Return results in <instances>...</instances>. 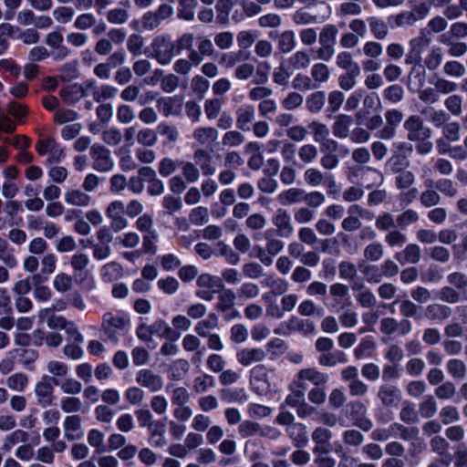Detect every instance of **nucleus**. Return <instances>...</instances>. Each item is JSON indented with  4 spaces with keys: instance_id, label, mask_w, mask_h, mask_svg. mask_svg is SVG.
<instances>
[{
    "instance_id": "nucleus-10",
    "label": "nucleus",
    "mask_w": 467,
    "mask_h": 467,
    "mask_svg": "<svg viewBox=\"0 0 467 467\" xmlns=\"http://www.w3.org/2000/svg\"><path fill=\"white\" fill-rule=\"evenodd\" d=\"M332 438L333 432L329 429L324 426L316 427L311 433V439L315 444L313 453H330L333 450Z\"/></svg>"
},
{
    "instance_id": "nucleus-16",
    "label": "nucleus",
    "mask_w": 467,
    "mask_h": 467,
    "mask_svg": "<svg viewBox=\"0 0 467 467\" xmlns=\"http://www.w3.org/2000/svg\"><path fill=\"white\" fill-rule=\"evenodd\" d=\"M250 382L258 394H264L270 389L267 368L264 364H258L250 370Z\"/></svg>"
},
{
    "instance_id": "nucleus-35",
    "label": "nucleus",
    "mask_w": 467,
    "mask_h": 467,
    "mask_svg": "<svg viewBox=\"0 0 467 467\" xmlns=\"http://www.w3.org/2000/svg\"><path fill=\"white\" fill-rule=\"evenodd\" d=\"M285 63L294 73L295 71L306 69L311 63V58L306 51L298 50L291 55Z\"/></svg>"
},
{
    "instance_id": "nucleus-51",
    "label": "nucleus",
    "mask_w": 467,
    "mask_h": 467,
    "mask_svg": "<svg viewBox=\"0 0 467 467\" xmlns=\"http://www.w3.org/2000/svg\"><path fill=\"white\" fill-rule=\"evenodd\" d=\"M326 101V93L324 91H315L311 93L306 101L307 110L313 114L319 113Z\"/></svg>"
},
{
    "instance_id": "nucleus-47",
    "label": "nucleus",
    "mask_w": 467,
    "mask_h": 467,
    "mask_svg": "<svg viewBox=\"0 0 467 467\" xmlns=\"http://www.w3.org/2000/svg\"><path fill=\"white\" fill-rule=\"evenodd\" d=\"M438 42L446 47L447 53L452 57H461L467 53V43L460 40L438 39Z\"/></svg>"
},
{
    "instance_id": "nucleus-3",
    "label": "nucleus",
    "mask_w": 467,
    "mask_h": 467,
    "mask_svg": "<svg viewBox=\"0 0 467 467\" xmlns=\"http://www.w3.org/2000/svg\"><path fill=\"white\" fill-rule=\"evenodd\" d=\"M150 47L151 57L161 66L169 65L176 56L174 41L169 34L155 36Z\"/></svg>"
},
{
    "instance_id": "nucleus-43",
    "label": "nucleus",
    "mask_w": 467,
    "mask_h": 467,
    "mask_svg": "<svg viewBox=\"0 0 467 467\" xmlns=\"http://www.w3.org/2000/svg\"><path fill=\"white\" fill-rule=\"evenodd\" d=\"M430 447L431 451L441 457V459L451 460L450 453V443L446 438L436 435L430 441Z\"/></svg>"
},
{
    "instance_id": "nucleus-40",
    "label": "nucleus",
    "mask_w": 467,
    "mask_h": 467,
    "mask_svg": "<svg viewBox=\"0 0 467 467\" xmlns=\"http://www.w3.org/2000/svg\"><path fill=\"white\" fill-rule=\"evenodd\" d=\"M197 6V0H179L177 17L187 22L192 21L195 17V9Z\"/></svg>"
},
{
    "instance_id": "nucleus-1",
    "label": "nucleus",
    "mask_w": 467,
    "mask_h": 467,
    "mask_svg": "<svg viewBox=\"0 0 467 467\" xmlns=\"http://www.w3.org/2000/svg\"><path fill=\"white\" fill-rule=\"evenodd\" d=\"M407 132V139L416 142V151L420 155L429 154L433 149V143L430 140L431 130L424 125L422 119L418 115H410L403 123Z\"/></svg>"
},
{
    "instance_id": "nucleus-17",
    "label": "nucleus",
    "mask_w": 467,
    "mask_h": 467,
    "mask_svg": "<svg viewBox=\"0 0 467 467\" xmlns=\"http://www.w3.org/2000/svg\"><path fill=\"white\" fill-rule=\"evenodd\" d=\"M403 117V113L397 109L387 110L385 112L386 126L379 131V137L383 140L394 138L396 129L401 123Z\"/></svg>"
},
{
    "instance_id": "nucleus-14",
    "label": "nucleus",
    "mask_w": 467,
    "mask_h": 467,
    "mask_svg": "<svg viewBox=\"0 0 467 467\" xmlns=\"http://www.w3.org/2000/svg\"><path fill=\"white\" fill-rule=\"evenodd\" d=\"M304 180L311 187L325 185L329 188L336 187V180L333 174L323 172L317 168H307L304 172Z\"/></svg>"
},
{
    "instance_id": "nucleus-61",
    "label": "nucleus",
    "mask_w": 467,
    "mask_h": 467,
    "mask_svg": "<svg viewBox=\"0 0 467 467\" xmlns=\"http://www.w3.org/2000/svg\"><path fill=\"white\" fill-rule=\"evenodd\" d=\"M384 255V246L379 242H372L367 244L363 251V256L367 261L378 262Z\"/></svg>"
},
{
    "instance_id": "nucleus-53",
    "label": "nucleus",
    "mask_w": 467,
    "mask_h": 467,
    "mask_svg": "<svg viewBox=\"0 0 467 467\" xmlns=\"http://www.w3.org/2000/svg\"><path fill=\"white\" fill-rule=\"evenodd\" d=\"M196 283L199 287L213 289V292H219V290L223 289L224 286L220 277L212 275L210 274L200 275Z\"/></svg>"
},
{
    "instance_id": "nucleus-27",
    "label": "nucleus",
    "mask_w": 467,
    "mask_h": 467,
    "mask_svg": "<svg viewBox=\"0 0 467 467\" xmlns=\"http://www.w3.org/2000/svg\"><path fill=\"white\" fill-rule=\"evenodd\" d=\"M329 292L331 296L334 298L335 303L332 304V307L336 311H339L345 307L346 305H351V301L348 299V286L342 283H335L330 285Z\"/></svg>"
},
{
    "instance_id": "nucleus-45",
    "label": "nucleus",
    "mask_w": 467,
    "mask_h": 467,
    "mask_svg": "<svg viewBox=\"0 0 467 467\" xmlns=\"http://www.w3.org/2000/svg\"><path fill=\"white\" fill-rule=\"evenodd\" d=\"M354 206L351 204L347 210V216L341 222V228L345 232L352 233L361 229L362 222L357 213L353 210Z\"/></svg>"
},
{
    "instance_id": "nucleus-60",
    "label": "nucleus",
    "mask_w": 467,
    "mask_h": 467,
    "mask_svg": "<svg viewBox=\"0 0 467 467\" xmlns=\"http://www.w3.org/2000/svg\"><path fill=\"white\" fill-rule=\"evenodd\" d=\"M438 411L437 402L432 395H427L419 405V412L424 419H431Z\"/></svg>"
},
{
    "instance_id": "nucleus-2",
    "label": "nucleus",
    "mask_w": 467,
    "mask_h": 467,
    "mask_svg": "<svg viewBox=\"0 0 467 467\" xmlns=\"http://www.w3.org/2000/svg\"><path fill=\"white\" fill-rule=\"evenodd\" d=\"M430 5L425 0H420L412 5L411 10H403L388 17L391 29L413 26L418 21L423 20L430 13Z\"/></svg>"
},
{
    "instance_id": "nucleus-8",
    "label": "nucleus",
    "mask_w": 467,
    "mask_h": 467,
    "mask_svg": "<svg viewBox=\"0 0 467 467\" xmlns=\"http://www.w3.org/2000/svg\"><path fill=\"white\" fill-rule=\"evenodd\" d=\"M236 295L230 288L220 289L218 292V301L215 309L223 315L225 320H231L239 317V312L235 308Z\"/></svg>"
},
{
    "instance_id": "nucleus-25",
    "label": "nucleus",
    "mask_w": 467,
    "mask_h": 467,
    "mask_svg": "<svg viewBox=\"0 0 467 467\" xmlns=\"http://www.w3.org/2000/svg\"><path fill=\"white\" fill-rule=\"evenodd\" d=\"M285 434L296 448H304L308 444L306 426L302 422H296L285 428Z\"/></svg>"
},
{
    "instance_id": "nucleus-15",
    "label": "nucleus",
    "mask_w": 467,
    "mask_h": 467,
    "mask_svg": "<svg viewBox=\"0 0 467 467\" xmlns=\"http://www.w3.org/2000/svg\"><path fill=\"white\" fill-rule=\"evenodd\" d=\"M136 382L151 392H158L163 388L161 376L149 368H142L136 373Z\"/></svg>"
},
{
    "instance_id": "nucleus-42",
    "label": "nucleus",
    "mask_w": 467,
    "mask_h": 467,
    "mask_svg": "<svg viewBox=\"0 0 467 467\" xmlns=\"http://www.w3.org/2000/svg\"><path fill=\"white\" fill-rule=\"evenodd\" d=\"M165 424L160 421L149 431V442L155 448H163L167 444V439L165 436Z\"/></svg>"
},
{
    "instance_id": "nucleus-24",
    "label": "nucleus",
    "mask_w": 467,
    "mask_h": 467,
    "mask_svg": "<svg viewBox=\"0 0 467 467\" xmlns=\"http://www.w3.org/2000/svg\"><path fill=\"white\" fill-rule=\"evenodd\" d=\"M424 191L419 196V201L424 208H431L438 205L441 201V196L434 187V181L428 178L424 181Z\"/></svg>"
},
{
    "instance_id": "nucleus-29",
    "label": "nucleus",
    "mask_w": 467,
    "mask_h": 467,
    "mask_svg": "<svg viewBox=\"0 0 467 467\" xmlns=\"http://www.w3.org/2000/svg\"><path fill=\"white\" fill-rule=\"evenodd\" d=\"M451 308L441 303H432L424 309V317L430 321H442L451 316Z\"/></svg>"
},
{
    "instance_id": "nucleus-41",
    "label": "nucleus",
    "mask_w": 467,
    "mask_h": 467,
    "mask_svg": "<svg viewBox=\"0 0 467 467\" xmlns=\"http://www.w3.org/2000/svg\"><path fill=\"white\" fill-rule=\"evenodd\" d=\"M52 382L55 386H58L61 391L67 395H78L82 390L81 382L73 378H66L63 380L52 378Z\"/></svg>"
},
{
    "instance_id": "nucleus-58",
    "label": "nucleus",
    "mask_w": 467,
    "mask_h": 467,
    "mask_svg": "<svg viewBox=\"0 0 467 467\" xmlns=\"http://www.w3.org/2000/svg\"><path fill=\"white\" fill-rule=\"evenodd\" d=\"M447 371L454 379H463L467 374L466 364L458 358H451L448 360Z\"/></svg>"
},
{
    "instance_id": "nucleus-54",
    "label": "nucleus",
    "mask_w": 467,
    "mask_h": 467,
    "mask_svg": "<svg viewBox=\"0 0 467 467\" xmlns=\"http://www.w3.org/2000/svg\"><path fill=\"white\" fill-rule=\"evenodd\" d=\"M0 261L8 268L13 269L17 266L18 261L10 250L7 241L0 236Z\"/></svg>"
},
{
    "instance_id": "nucleus-19",
    "label": "nucleus",
    "mask_w": 467,
    "mask_h": 467,
    "mask_svg": "<svg viewBox=\"0 0 467 467\" xmlns=\"http://www.w3.org/2000/svg\"><path fill=\"white\" fill-rule=\"evenodd\" d=\"M57 261V256L53 253L45 254L39 262L41 265L40 273L32 275V283L39 285L46 282L49 275L56 271Z\"/></svg>"
},
{
    "instance_id": "nucleus-7",
    "label": "nucleus",
    "mask_w": 467,
    "mask_h": 467,
    "mask_svg": "<svg viewBox=\"0 0 467 467\" xmlns=\"http://www.w3.org/2000/svg\"><path fill=\"white\" fill-rule=\"evenodd\" d=\"M92 160V168L99 172H109L114 168L111 151L102 144L95 143L89 151Z\"/></svg>"
},
{
    "instance_id": "nucleus-38",
    "label": "nucleus",
    "mask_w": 467,
    "mask_h": 467,
    "mask_svg": "<svg viewBox=\"0 0 467 467\" xmlns=\"http://www.w3.org/2000/svg\"><path fill=\"white\" fill-rule=\"evenodd\" d=\"M467 37V22L455 21L449 26V30L441 34L438 39L461 40Z\"/></svg>"
},
{
    "instance_id": "nucleus-23",
    "label": "nucleus",
    "mask_w": 467,
    "mask_h": 467,
    "mask_svg": "<svg viewBox=\"0 0 467 467\" xmlns=\"http://www.w3.org/2000/svg\"><path fill=\"white\" fill-rule=\"evenodd\" d=\"M266 358V352L261 348H244L236 352V360L244 367L260 363Z\"/></svg>"
},
{
    "instance_id": "nucleus-48",
    "label": "nucleus",
    "mask_w": 467,
    "mask_h": 467,
    "mask_svg": "<svg viewBox=\"0 0 467 467\" xmlns=\"http://www.w3.org/2000/svg\"><path fill=\"white\" fill-rule=\"evenodd\" d=\"M465 13L467 18V0H458V4H450L443 10V16L451 21L461 18Z\"/></svg>"
},
{
    "instance_id": "nucleus-32",
    "label": "nucleus",
    "mask_w": 467,
    "mask_h": 467,
    "mask_svg": "<svg viewBox=\"0 0 467 467\" xmlns=\"http://www.w3.org/2000/svg\"><path fill=\"white\" fill-rule=\"evenodd\" d=\"M352 118L346 114H339L332 124V132L336 138L346 139L350 135Z\"/></svg>"
},
{
    "instance_id": "nucleus-18",
    "label": "nucleus",
    "mask_w": 467,
    "mask_h": 467,
    "mask_svg": "<svg viewBox=\"0 0 467 467\" xmlns=\"http://www.w3.org/2000/svg\"><path fill=\"white\" fill-rule=\"evenodd\" d=\"M272 223L276 227L277 234L280 237L288 238L295 232L290 214L285 209L279 208L275 211L272 217Z\"/></svg>"
},
{
    "instance_id": "nucleus-22",
    "label": "nucleus",
    "mask_w": 467,
    "mask_h": 467,
    "mask_svg": "<svg viewBox=\"0 0 467 467\" xmlns=\"http://www.w3.org/2000/svg\"><path fill=\"white\" fill-rule=\"evenodd\" d=\"M377 397L384 407H397L401 400V392L394 385L383 384L379 387Z\"/></svg>"
},
{
    "instance_id": "nucleus-5",
    "label": "nucleus",
    "mask_w": 467,
    "mask_h": 467,
    "mask_svg": "<svg viewBox=\"0 0 467 467\" xmlns=\"http://www.w3.org/2000/svg\"><path fill=\"white\" fill-rule=\"evenodd\" d=\"M130 326V318L124 314L114 315L107 312L102 317L101 329L112 341H117L118 333L128 330Z\"/></svg>"
},
{
    "instance_id": "nucleus-46",
    "label": "nucleus",
    "mask_w": 467,
    "mask_h": 467,
    "mask_svg": "<svg viewBox=\"0 0 467 467\" xmlns=\"http://www.w3.org/2000/svg\"><path fill=\"white\" fill-rule=\"evenodd\" d=\"M305 190L301 188H289L278 195V201L283 205H290L304 202Z\"/></svg>"
},
{
    "instance_id": "nucleus-4",
    "label": "nucleus",
    "mask_w": 467,
    "mask_h": 467,
    "mask_svg": "<svg viewBox=\"0 0 467 467\" xmlns=\"http://www.w3.org/2000/svg\"><path fill=\"white\" fill-rule=\"evenodd\" d=\"M338 35L337 27L333 24L325 25L317 35L319 47L317 49V58L329 61L336 53L335 46Z\"/></svg>"
},
{
    "instance_id": "nucleus-31",
    "label": "nucleus",
    "mask_w": 467,
    "mask_h": 467,
    "mask_svg": "<svg viewBox=\"0 0 467 467\" xmlns=\"http://www.w3.org/2000/svg\"><path fill=\"white\" fill-rule=\"evenodd\" d=\"M219 327V317L215 313H210L208 316L194 326V332L200 337H203L212 334V331L217 329Z\"/></svg>"
},
{
    "instance_id": "nucleus-33",
    "label": "nucleus",
    "mask_w": 467,
    "mask_h": 467,
    "mask_svg": "<svg viewBox=\"0 0 467 467\" xmlns=\"http://www.w3.org/2000/svg\"><path fill=\"white\" fill-rule=\"evenodd\" d=\"M367 22L372 36L377 40H383L389 35V24L379 16H368Z\"/></svg>"
},
{
    "instance_id": "nucleus-12",
    "label": "nucleus",
    "mask_w": 467,
    "mask_h": 467,
    "mask_svg": "<svg viewBox=\"0 0 467 467\" xmlns=\"http://www.w3.org/2000/svg\"><path fill=\"white\" fill-rule=\"evenodd\" d=\"M329 376L316 368H302L297 372V387L306 389V382H311L315 387L326 386Z\"/></svg>"
},
{
    "instance_id": "nucleus-49",
    "label": "nucleus",
    "mask_w": 467,
    "mask_h": 467,
    "mask_svg": "<svg viewBox=\"0 0 467 467\" xmlns=\"http://www.w3.org/2000/svg\"><path fill=\"white\" fill-rule=\"evenodd\" d=\"M421 114L428 115L429 121L436 128H442L450 119L446 111L435 108L424 109Z\"/></svg>"
},
{
    "instance_id": "nucleus-56",
    "label": "nucleus",
    "mask_w": 467,
    "mask_h": 467,
    "mask_svg": "<svg viewBox=\"0 0 467 467\" xmlns=\"http://www.w3.org/2000/svg\"><path fill=\"white\" fill-rule=\"evenodd\" d=\"M14 353H16L19 357V362L28 370L34 369V363L38 358V353L35 349L31 348H19L14 349Z\"/></svg>"
},
{
    "instance_id": "nucleus-9",
    "label": "nucleus",
    "mask_w": 467,
    "mask_h": 467,
    "mask_svg": "<svg viewBox=\"0 0 467 467\" xmlns=\"http://www.w3.org/2000/svg\"><path fill=\"white\" fill-rule=\"evenodd\" d=\"M125 204L122 201H113L106 208V215L110 221V228L115 233L126 229L129 225L128 220L124 217Z\"/></svg>"
},
{
    "instance_id": "nucleus-62",
    "label": "nucleus",
    "mask_w": 467,
    "mask_h": 467,
    "mask_svg": "<svg viewBox=\"0 0 467 467\" xmlns=\"http://www.w3.org/2000/svg\"><path fill=\"white\" fill-rule=\"evenodd\" d=\"M278 49L282 53H289L296 47V36L294 31L285 30L278 36Z\"/></svg>"
},
{
    "instance_id": "nucleus-36",
    "label": "nucleus",
    "mask_w": 467,
    "mask_h": 467,
    "mask_svg": "<svg viewBox=\"0 0 467 467\" xmlns=\"http://www.w3.org/2000/svg\"><path fill=\"white\" fill-rule=\"evenodd\" d=\"M149 326L152 336L157 335L173 341L180 337V334H178L174 328L171 327L169 324L162 319H157Z\"/></svg>"
},
{
    "instance_id": "nucleus-37",
    "label": "nucleus",
    "mask_w": 467,
    "mask_h": 467,
    "mask_svg": "<svg viewBox=\"0 0 467 467\" xmlns=\"http://www.w3.org/2000/svg\"><path fill=\"white\" fill-rule=\"evenodd\" d=\"M67 204L78 207H87L91 202V197L78 189L67 190L64 194Z\"/></svg>"
},
{
    "instance_id": "nucleus-21",
    "label": "nucleus",
    "mask_w": 467,
    "mask_h": 467,
    "mask_svg": "<svg viewBox=\"0 0 467 467\" xmlns=\"http://www.w3.org/2000/svg\"><path fill=\"white\" fill-rule=\"evenodd\" d=\"M158 110L164 116H179L182 112L183 101L180 96L161 98L156 102Z\"/></svg>"
},
{
    "instance_id": "nucleus-50",
    "label": "nucleus",
    "mask_w": 467,
    "mask_h": 467,
    "mask_svg": "<svg viewBox=\"0 0 467 467\" xmlns=\"http://www.w3.org/2000/svg\"><path fill=\"white\" fill-rule=\"evenodd\" d=\"M118 88L111 85H98L96 82V88L93 92V99L97 103H101L102 101L108 99H113L118 94Z\"/></svg>"
},
{
    "instance_id": "nucleus-13",
    "label": "nucleus",
    "mask_w": 467,
    "mask_h": 467,
    "mask_svg": "<svg viewBox=\"0 0 467 467\" xmlns=\"http://www.w3.org/2000/svg\"><path fill=\"white\" fill-rule=\"evenodd\" d=\"M53 382L52 378L44 376L35 385L34 392L36 396V402L42 408L49 407L53 404Z\"/></svg>"
},
{
    "instance_id": "nucleus-11",
    "label": "nucleus",
    "mask_w": 467,
    "mask_h": 467,
    "mask_svg": "<svg viewBox=\"0 0 467 467\" xmlns=\"http://www.w3.org/2000/svg\"><path fill=\"white\" fill-rule=\"evenodd\" d=\"M350 416L353 420L354 426L359 428L363 431H368L372 429L373 423L370 419L367 418L368 408L359 400H352L348 404Z\"/></svg>"
},
{
    "instance_id": "nucleus-39",
    "label": "nucleus",
    "mask_w": 467,
    "mask_h": 467,
    "mask_svg": "<svg viewBox=\"0 0 467 467\" xmlns=\"http://www.w3.org/2000/svg\"><path fill=\"white\" fill-rule=\"evenodd\" d=\"M287 327L290 331L300 332L305 335H310L316 332V327L312 321L302 319L296 316L288 319Z\"/></svg>"
},
{
    "instance_id": "nucleus-6",
    "label": "nucleus",
    "mask_w": 467,
    "mask_h": 467,
    "mask_svg": "<svg viewBox=\"0 0 467 467\" xmlns=\"http://www.w3.org/2000/svg\"><path fill=\"white\" fill-rule=\"evenodd\" d=\"M174 9L169 4L163 3L154 11H147L141 16V26L146 31L157 29L164 20L172 16Z\"/></svg>"
},
{
    "instance_id": "nucleus-28",
    "label": "nucleus",
    "mask_w": 467,
    "mask_h": 467,
    "mask_svg": "<svg viewBox=\"0 0 467 467\" xmlns=\"http://www.w3.org/2000/svg\"><path fill=\"white\" fill-rule=\"evenodd\" d=\"M192 138L200 146L210 147L218 140L219 132L213 127H197L192 132Z\"/></svg>"
},
{
    "instance_id": "nucleus-34",
    "label": "nucleus",
    "mask_w": 467,
    "mask_h": 467,
    "mask_svg": "<svg viewBox=\"0 0 467 467\" xmlns=\"http://www.w3.org/2000/svg\"><path fill=\"white\" fill-rule=\"evenodd\" d=\"M255 109L253 106H244L236 111V127L244 131L250 130L254 119Z\"/></svg>"
},
{
    "instance_id": "nucleus-55",
    "label": "nucleus",
    "mask_w": 467,
    "mask_h": 467,
    "mask_svg": "<svg viewBox=\"0 0 467 467\" xmlns=\"http://www.w3.org/2000/svg\"><path fill=\"white\" fill-rule=\"evenodd\" d=\"M409 166V161L405 156L400 154L392 155L385 163L386 172L397 174L404 171Z\"/></svg>"
},
{
    "instance_id": "nucleus-26",
    "label": "nucleus",
    "mask_w": 467,
    "mask_h": 467,
    "mask_svg": "<svg viewBox=\"0 0 467 467\" xmlns=\"http://www.w3.org/2000/svg\"><path fill=\"white\" fill-rule=\"evenodd\" d=\"M195 165H199L203 176H213L216 172V167L213 163V158L210 152L202 148L197 149L193 152Z\"/></svg>"
},
{
    "instance_id": "nucleus-52",
    "label": "nucleus",
    "mask_w": 467,
    "mask_h": 467,
    "mask_svg": "<svg viewBox=\"0 0 467 467\" xmlns=\"http://www.w3.org/2000/svg\"><path fill=\"white\" fill-rule=\"evenodd\" d=\"M100 275L104 281L112 282L122 276L123 268L119 263L110 262L102 266Z\"/></svg>"
},
{
    "instance_id": "nucleus-59",
    "label": "nucleus",
    "mask_w": 467,
    "mask_h": 467,
    "mask_svg": "<svg viewBox=\"0 0 467 467\" xmlns=\"http://www.w3.org/2000/svg\"><path fill=\"white\" fill-rule=\"evenodd\" d=\"M434 187L440 194L448 198H453L458 194V188L451 179L441 178L434 181Z\"/></svg>"
},
{
    "instance_id": "nucleus-30",
    "label": "nucleus",
    "mask_w": 467,
    "mask_h": 467,
    "mask_svg": "<svg viewBox=\"0 0 467 467\" xmlns=\"http://www.w3.org/2000/svg\"><path fill=\"white\" fill-rule=\"evenodd\" d=\"M394 258L402 265L417 264L420 260V247L416 244H409L403 250L396 253Z\"/></svg>"
},
{
    "instance_id": "nucleus-63",
    "label": "nucleus",
    "mask_w": 467,
    "mask_h": 467,
    "mask_svg": "<svg viewBox=\"0 0 467 467\" xmlns=\"http://www.w3.org/2000/svg\"><path fill=\"white\" fill-rule=\"evenodd\" d=\"M443 59V53L439 47H432L424 59L425 67L431 70H436L441 64Z\"/></svg>"
},
{
    "instance_id": "nucleus-64",
    "label": "nucleus",
    "mask_w": 467,
    "mask_h": 467,
    "mask_svg": "<svg viewBox=\"0 0 467 467\" xmlns=\"http://www.w3.org/2000/svg\"><path fill=\"white\" fill-rule=\"evenodd\" d=\"M376 349V343L368 338L362 339L354 349V357L360 360L370 358Z\"/></svg>"
},
{
    "instance_id": "nucleus-44",
    "label": "nucleus",
    "mask_w": 467,
    "mask_h": 467,
    "mask_svg": "<svg viewBox=\"0 0 467 467\" xmlns=\"http://www.w3.org/2000/svg\"><path fill=\"white\" fill-rule=\"evenodd\" d=\"M318 363L323 367H335L347 362V355L341 350L328 351L320 354Z\"/></svg>"
},
{
    "instance_id": "nucleus-20",
    "label": "nucleus",
    "mask_w": 467,
    "mask_h": 467,
    "mask_svg": "<svg viewBox=\"0 0 467 467\" xmlns=\"http://www.w3.org/2000/svg\"><path fill=\"white\" fill-rule=\"evenodd\" d=\"M64 437L67 441H78L84 437L82 418L78 414L68 415L63 421Z\"/></svg>"
},
{
    "instance_id": "nucleus-57",
    "label": "nucleus",
    "mask_w": 467,
    "mask_h": 467,
    "mask_svg": "<svg viewBox=\"0 0 467 467\" xmlns=\"http://www.w3.org/2000/svg\"><path fill=\"white\" fill-rule=\"evenodd\" d=\"M292 21L298 26L315 25L317 23V16L302 7L294 12Z\"/></svg>"
}]
</instances>
